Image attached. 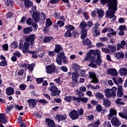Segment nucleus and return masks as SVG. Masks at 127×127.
Returning <instances> with one entry per match:
<instances>
[{"mask_svg":"<svg viewBox=\"0 0 127 127\" xmlns=\"http://www.w3.org/2000/svg\"><path fill=\"white\" fill-rule=\"evenodd\" d=\"M88 66L89 67H91V68H97V67H98V66H97V64H94V63H90L89 64H88Z\"/></svg>","mask_w":127,"mask_h":127,"instance_id":"60","label":"nucleus"},{"mask_svg":"<svg viewBox=\"0 0 127 127\" xmlns=\"http://www.w3.org/2000/svg\"><path fill=\"white\" fill-rule=\"evenodd\" d=\"M34 66H35V64H29L27 67L28 68L29 70L33 71V68H34Z\"/></svg>","mask_w":127,"mask_h":127,"instance_id":"53","label":"nucleus"},{"mask_svg":"<svg viewBox=\"0 0 127 127\" xmlns=\"http://www.w3.org/2000/svg\"><path fill=\"white\" fill-rule=\"evenodd\" d=\"M79 27L80 29H82L83 28H86V27H87V23H86V22L84 21H81Z\"/></svg>","mask_w":127,"mask_h":127,"instance_id":"40","label":"nucleus"},{"mask_svg":"<svg viewBox=\"0 0 127 127\" xmlns=\"http://www.w3.org/2000/svg\"><path fill=\"white\" fill-rule=\"evenodd\" d=\"M72 69L74 70V71H77L80 70V66L76 64L75 63L72 64L71 65Z\"/></svg>","mask_w":127,"mask_h":127,"instance_id":"36","label":"nucleus"},{"mask_svg":"<svg viewBox=\"0 0 127 127\" xmlns=\"http://www.w3.org/2000/svg\"><path fill=\"white\" fill-rule=\"evenodd\" d=\"M5 93L8 96H11L14 94V89L12 87H7L5 89Z\"/></svg>","mask_w":127,"mask_h":127,"instance_id":"14","label":"nucleus"},{"mask_svg":"<svg viewBox=\"0 0 127 127\" xmlns=\"http://www.w3.org/2000/svg\"><path fill=\"white\" fill-rule=\"evenodd\" d=\"M95 97L96 99L98 100H103L104 99L105 97L104 96V94H102L100 92H97L95 93Z\"/></svg>","mask_w":127,"mask_h":127,"instance_id":"31","label":"nucleus"},{"mask_svg":"<svg viewBox=\"0 0 127 127\" xmlns=\"http://www.w3.org/2000/svg\"><path fill=\"white\" fill-rule=\"evenodd\" d=\"M111 124L113 126H115V127H119L122 125V123H121V121H120L117 117L112 118L111 120Z\"/></svg>","mask_w":127,"mask_h":127,"instance_id":"9","label":"nucleus"},{"mask_svg":"<svg viewBox=\"0 0 127 127\" xmlns=\"http://www.w3.org/2000/svg\"><path fill=\"white\" fill-rule=\"evenodd\" d=\"M27 87V85H26L25 84H22L19 85V88L21 91H24V90L26 89Z\"/></svg>","mask_w":127,"mask_h":127,"instance_id":"49","label":"nucleus"},{"mask_svg":"<svg viewBox=\"0 0 127 127\" xmlns=\"http://www.w3.org/2000/svg\"><path fill=\"white\" fill-rule=\"evenodd\" d=\"M76 95L77 96V97H74L73 100L74 101H78V100H80L81 102H83V103H87L88 102L87 98H82L84 97V93L81 91H78V92L76 94Z\"/></svg>","mask_w":127,"mask_h":127,"instance_id":"5","label":"nucleus"},{"mask_svg":"<svg viewBox=\"0 0 127 127\" xmlns=\"http://www.w3.org/2000/svg\"><path fill=\"white\" fill-rule=\"evenodd\" d=\"M91 44H92V42H91V40L89 39H85L83 41V45H84V46L87 45L89 46V45H91Z\"/></svg>","mask_w":127,"mask_h":127,"instance_id":"39","label":"nucleus"},{"mask_svg":"<svg viewBox=\"0 0 127 127\" xmlns=\"http://www.w3.org/2000/svg\"><path fill=\"white\" fill-rule=\"evenodd\" d=\"M88 78L90 79H92V81H91V83H94V84H97L98 83V78L96 76V73L94 72H89Z\"/></svg>","mask_w":127,"mask_h":127,"instance_id":"8","label":"nucleus"},{"mask_svg":"<svg viewBox=\"0 0 127 127\" xmlns=\"http://www.w3.org/2000/svg\"><path fill=\"white\" fill-rule=\"evenodd\" d=\"M56 119L58 120L59 123L61 121H65L66 119H67V115H57L56 117Z\"/></svg>","mask_w":127,"mask_h":127,"instance_id":"24","label":"nucleus"},{"mask_svg":"<svg viewBox=\"0 0 127 127\" xmlns=\"http://www.w3.org/2000/svg\"><path fill=\"white\" fill-rule=\"evenodd\" d=\"M118 115L122 119H125V120H127V115H126V114L124 113L123 112H119Z\"/></svg>","mask_w":127,"mask_h":127,"instance_id":"44","label":"nucleus"},{"mask_svg":"<svg viewBox=\"0 0 127 127\" xmlns=\"http://www.w3.org/2000/svg\"><path fill=\"white\" fill-rule=\"evenodd\" d=\"M94 52L95 51L91 50L89 53H87L84 61H88V60L90 63H95V61H96V57L92 56V53H94Z\"/></svg>","mask_w":127,"mask_h":127,"instance_id":"4","label":"nucleus"},{"mask_svg":"<svg viewBox=\"0 0 127 127\" xmlns=\"http://www.w3.org/2000/svg\"><path fill=\"white\" fill-rule=\"evenodd\" d=\"M103 126L104 127H112V126L111 125V123H110L109 121L105 122V123L103 124Z\"/></svg>","mask_w":127,"mask_h":127,"instance_id":"57","label":"nucleus"},{"mask_svg":"<svg viewBox=\"0 0 127 127\" xmlns=\"http://www.w3.org/2000/svg\"><path fill=\"white\" fill-rule=\"evenodd\" d=\"M26 23L28 25H32L34 23H32V19L29 18L26 21Z\"/></svg>","mask_w":127,"mask_h":127,"instance_id":"58","label":"nucleus"},{"mask_svg":"<svg viewBox=\"0 0 127 127\" xmlns=\"http://www.w3.org/2000/svg\"><path fill=\"white\" fill-rule=\"evenodd\" d=\"M81 39H85L86 37H87V33L88 32V29L86 28L81 29Z\"/></svg>","mask_w":127,"mask_h":127,"instance_id":"18","label":"nucleus"},{"mask_svg":"<svg viewBox=\"0 0 127 127\" xmlns=\"http://www.w3.org/2000/svg\"><path fill=\"white\" fill-rule=\"evenodd\" d=\"M64 37H72V33L70 30H67L64 34Z\"/></svg>","mask_w":127,"mask_h":127,"instance_id":"46","label":"nucleus"},{"mask_svg":"<svg viewBox=\"0 0 127 127\" xmlns=\"http://www.w3.org/2000/svg\"><path fill=\"white\" fill-rule=\"evenodd\" d=\"M107 73L109 75L114 76V77H117L118 76V71L117 69L115 68H110L107 70Z\"/></svg>","mask_w":127,"mask_h":127,"instance_id":"11","label":"nucleus"},{"mask_svg":"<svg viewBox=\"0 0 127 127\" xmlns=\"http://www.w3.org/2000/svg\"><path fill=\"white\" fill-rule=\"evenodd\" d=\"M121 101H122V99L118 98L115 101V103L117 105H125V103L124 102H121Z\"/></svg>","mask_w":127,"mask_h":127,"instance_id":"54","label":"nucleus"},{"mask_svg":"<svg viewBox=\"0 0 127 127\" xmlns=\"http://www.w3.org/2000/svg\"><path fill=\"white\" fill-rule=\"evenodd\" d=\"M44 81L43 78H39L36 79L37 84H41Z\"/></svg>","mask_w":127,"mask_h":127,"instance_id":"62","label":"nucleus"},{"mask_svg":"<svg viewBox=\"0 0 127 127\" xmlns=\"http://www.w3.org/2000/svg\"><path fill=\"white\" fill-rule=\"evenodd\" d=\"M24 5H25V8L28 9L31 7L32 5H33V3L31 1H30L28 0H25Z\"/></svg>","mask_w":127,"mask_h":127,"instance_id":"20","label":"nucleus"},{"mask_svg":"<svg viewBox=\"0 0 127 127\" xmlns=\"http://www.w3.org/2000/svg\"><path fill=\"white\" fill-rule=\"evenodd\" d=\"M33 16H34V20L35 21V22H38L40 19L39 14L37 13H35Z\"/></svg>","mask_w":127,"mask_h":127,"instance_id":"45","label":"nucleus"},{"mask_svg":"<svg viewBox=\"0 0 127 127\" xmlns=\"http://www.w3.org/2000/svg\"><path fill=\"white\" fill-rule=\"evenodd\" d=\"M61 77H59L58 78H56L54 81L55 82H57V83L59 85H61V84H62V80H61Z\"/></svg>","mask_w":127,"mask_h":127,"instance_id":"59","label":"nucleus"},{"mask_svg":"<svg viewBox=\"0 0 127 127\" xmlns=\"http://www.w3.org/2000/svg\"><path fill=\"white\" fill-rule=\"evenodd\" d=\"M109 32H111L112 35H117V32H115L114 30V29L111 28L110 27H109Z\"/></svg>","mask_w":127,"mask_h":127,"instance_id":"55","label":"nucleus"},{"mask_svg":"<svg viewBox=\"0 0 127 127\" xmlns=\"http://www.w3.org/2000/svg\"><path fill=\"white\" fill-rule=\"evenodd\" d=\"M69 116L71 119V120H77V119H79V116H78V112L76 110L71 111L69 114Z\"/></svg>","mask_w":127,"mask_h":127,"instance_id":"10","label":"nucleus"},{"mask_svg":"<svg viewBox=\"0 0 127 127\" xmlns=\"http://www.w3.org/2000/svg\"><path fill=\"white\" fill-rule=\"evenodd\" d=\"M50 85L51 87L49 88V90L51 92V96H52V97H58L60 93H61V91L58 89L57 87L55 86V84L53 82H51Z\"/></svg>","mask_w":127,"mask_h":127,"instance_id":"3","label":"nucleus"},{"mask_svg":"<svg viewBox=\"0 0 127 127\" xmlns=\"http://www.w3.org/2000/svg\"><path fill=\"white\" fill-rule=\"evenodd\" d=\"M126 46V41L123 40L121 41V44H117V50H120V48L122 49H125V46Z\"/></svg>","mask_w":127,"mask_h":127,"instance_id":"28","label":"nucleus"},{"mask_svg":"<svg viewBox=\"0 0 127 127\" xmlns=\"http://www.w3.org/2000/svg\"><path fill=\"white\" fill-rule=\"evenodd\" d=\"M124 96V92L123 90H118L117 91V97L119 98H122Z\"/></svg>","mask_w":127,"mask_h":127,"instance_id":"52","label":"nucleus"},{"mask_svg":"<svg viewBox=\"0 0 127 127\" xmlns=\"http://www.w3.org/2000/svg\"><path fill=\"white\" fill-rule=\"evenodd\" d=\"M66 29H68L67 30H69V31H72V30H74V27L72 25H68L65 26Z\"/></svg>","mask_w":127,"mask_h":127,"instance_id":"48","label":"nucleus"},{"mask_svg":"<svg viewBox=\"0 0 127 127\" xmlns=\"http://www.w3.org/2000/svg\"><path fill=\"white\" fill-rule=\"evenodd\" d=\"M0 123L1 124H7V120H6V117H5V114H0Z\"/></svg>","mask_w":127,"mask_h":127,"instance_id":"16","label":"nucleus"},{"mask_svg":"<svg viewBox=\"0 0 127 127\" xmlns=\"http://www.w3.org/2000/svg\"><path fill=\"white\" fill-rule=\"evenodd\" d=\"M91 31L93 35H94L95 37L99 36V35L100 34V30L98 29V27H97L93 28L91 30Z\"/></svg>","mask_w":127,"mask_h":127,"instance_id":"21","label":"nucleus"},{"mask_svg":"<svg viewBox=\"0 0 127 127\" xmlns=\"http://www.w3.org/2000/svg\"><path fill=\"white\" fill-rule=\"evenodd\" d=\"M35 39V35L32 34L30 35L28 38L26 39V41H30L31 42V44H32V43L34 41Z\"/></svg>","mask_w":127,"mask_h":127,"instance_id":"29","label":"nucleus"},{"mask_svg":"<svg viewBox=\"0 0 127 127\" xmlns=\"http://www.w3.org/2000/svg\"><path fill=\"white\" fill-rule=\"evenodd\" d=\"M61 50H62V47L61 45L59 44L55 45V49H54L55 53H59Z\"/></svg>","mask_w":127,"mask_h":127,"instance_id":"33","label":"nucleus"},{"mask_svg":"<svg viewBox=\"0 0 127 127\" xmlns=\"http://www.w3.org/2000/svg\"><path fill=\"white\" fill-rule=\"evenodd\" d=\"M29 54H32V58H37V55H38V52L31 51L29 52Z\"/></svg>","mask_w":127,"mask_h":127,"instance_id":"41","label":"nucleus"},{"mask_svg":"<svg viewBox=\"0 0 127 127\" xmlns=\"http://www.w3.org/2000/svg\"><path fill=\"white\" fill-rule=\"evenodd\" d=\"M115 57L117 58V59H120V58H124L125 55L122 52L116 53L115 54Z\"/></svg>","mask_w":127,"mask_h":127,"instance_id":"34","label":"nucleus"},{"mask_svg":"<svg viewBox=\"0 0 127 127\" xmlns=\"http://www.w3.org/2000/svg\"><path fill=\"white\" fill-rule=\"evenodd\" d=\"M102 52H104V53H110V49L108 48V49H107V48H102Z\"/></svg>","mask_w":127,"mask_h":127,"instance_id":"64","label":"nucleus"},{"mask_svg":"<svg viewBox=\"0 0 127 127\" xmlns=\"http://www.w3.org/2000/svg\"><path fill=\"white\" fill-rule=\"evenodd\" d=\"M7 64L6 60H3L0 63V65L2 66H6Z\"/></svg>","mask_w":127,"mask_h":127,"instance_id":"63","label":"nucleus"},{"mask_svg":"<svg viewBox=\"0 0 127 127\" xmlns=\"http://www.w3.org/2000/svg\"><path fill=\"white\" fill-rule=\"evenodd\" d=\"M17 46H18L17 42L14 41L13 43H12L11 47L12 48H14V49L17 48Z\"/></svg>","mask_w":127,"mask_h":127,"instance_id":"61","label":"nucleus"},{"mask_svg":"<svg viewBox=\"0 0 127 127\" xmlns=\"http://www.w3.org/2000/svg\"><path fill=\"white\" fill-rule=\"evenodd\" d=\"M54 40H55V39L53 37L46 36L43 40V42L44 43H47V42H51V41H54Z\"/></svg>","mask_w":127,"mask_h":127,"instance_id":"27","label":"nucleus"},{"mask_svg":"<svg viewBox=\"0 0 127 127\" xmlns=\"http://www.w3.org/2000/svg\"><path fill=\"white\" fill-rule=\"evenodd\" d=\"M79 73V76H81V77H86V70L84 69H80Z\"/></svg>","mask_w":127,"mask_h":127,"instance_id":"42","label":"nucleus"},{"mask_svg":"<svg viewBox=\"0 0 127 127\" xmlns=\"http://www.w3.org/2000/svg\"><path fill=\"white\" fill-rule=\"evenodd\" d=\"M119 30L120 31H125V30H127V27L126 25H120L118 28Z\"/></svg>","mask_w":127,"mask_h":127,"instance_id":"51","label":"nucleus"},{"mask_svg":"<svg viewBox=\"0 0 127 127\" xmlns=\"http://www.w3.org/2000/svg\"><path fill=\"white\" fill-rule=\"evenodd\" d=\"M119 74L121 76H127V69L124 67H121L119 70Z\"/></svg>","mask_w":127,"mask_h":127,"instance_id":"25","label":"nucleus"},{"mask_svg":"<svg viewBox=\"0 0 127 127\" xmlns=\"http://www.w3.org/2000/svg\"><path fill=\"white\" fill-rule=\"evenodd\" d=\"M46 123L48 124V126L49 127H55V122H54V121L50 119L47 118L46 119Z\"/></svg>","mask_w":127,"mask_h":127,"instance_id":"17","label":"nucleus"},{"mask_svg":"<svg viewBox=\"0 0 127 127\" xmlns=\"http://www.w3.org/2000/svg\"><path fill=\"white\" fill-rule=\"evenodd\" d=\"M62 59H65V55L63 52L57 55L56 61L59 65H62Z\"/></svg>","mask_w":127,"mask_h":127,"instance_id":"6","label":"nucleus"},{"mask_svg":"<svg viewBox=\"0 0 127 127\" xmlns=\"http://www.w3.org/2000/svg\"><path fill=\"white\" fill-rule=\"evenodd\" d=\"M113 116H117V110L111 108L110 110V114L108 115V120H111Z\"/></svg>","mask_w":127,"mask_h":127,"instance_id":"15","label":"nucleus"},{"mask_svg":"<svg viewBox=\"0 0 127 127\" xmlns=\"http://www.w3.org/2000/svg\"><path fill=\"white\" fill-rule=\"evenodd\" d=\"M94 119H95V117L93 115L91 114L88 116H87V121H89V122H93L94 121Z\"/></svg>","mask_w":127,"mask_h":127,"instance_id":"43","label":"nucleus"},{"mask_svg":"<svg viewBox=\"0 0 127 127\" xmlns=\"http://www.w3.org/2000/svg\"><path fill=\"white\" fill-rule=\"evenodd\" d=\"M96 110L97 112H98V113L102 112V111L103 110L102 105H101V104L97 105L96 107Z\"/></svg>","mask_w":127,"mask_h":127,"instance_id":"47","label":"nucleus"},{"mask_svg":"<svg viewBox=\"0 0 127 127\" xmlns=\"http://www.w3.org/2000/svg\"><path fill=\"white\" fill-rule=\"evenodd\" d=\"M46 72L48 74H52L54 72H55L56 70V66L54 64H51L46 66Z\"/></svg>","mask_w":127,"mask_h":127,"instance_id":"7","label":"nucleus"},{"mask_svg":"<svg viewBox=\"0 0 127 127\" xmlns=\"http://www.w3.org/2000/svg\"><path fill=\"white\" fill-rule=\"evenodd\" d=\"M29 42L26 41L24 43V48L22 50L23 53H27L29 52Z\"/></svg>","mask_w":127,"mask_h":127,"instance_id":"12","label":"nucleus"},{"mask_svg":"<svg viewBox=\"0 0 127 127\" xmlns=\"http://www.w3.org/2000/svg\"><path fill=\"white\" fill-rule=\"evenodd\" d=\"M77 112L78 117L82 116L84 114V110L82 108L78 109Z\"/></svg>","mask_w":127,"mask_h":127,"instance_id":"50","label":"nucleus"},{"mask_svg":"<svg viewBox=\"0 0 127 127\" xmlns=\"http://www.w3.org/2000/svg\"><path fill=\"white\" fill-rule=\"evenodd\" d=\"M74 98H76V97L69 95V96H65L64 100V101H66V102H67L68 103L71 102L72 100L73 101V102H75L76 101V100H74Z\"/></svg>","mask_w":127,"mask_h":127,"instance_id":"26","label":"nucleus"},{"mask_svg":"<svg viewBox=\"0 0 127 127\" xmlns=\"http://www.w3.org/2000/svg\"><path fill=\"white\" fill-rule=\"evenodd\" d=\"M117 90L118 89L116 87H113L112 89L107 88L104 90V94L106 97L107 99H110V98H112V99H115L117 96Z\"/></svg>","mask_w":127,"mask_h":127,"instance_id":"2","label":"nucleus"},{"mask_svg":"<svg viewBox=\"0 0 127 127\" xmlns=\"http://www.w3.org/2000/svg\"><path fill=\"white\" fill-rule=\"evenodd\" d=\"M101 58V57H97V59L94 62V63H96V65L98 66H101V64H102V60Z\"/></svg>","mask_w":127,"mask_h":127,"instance_id":"38","label":"nucleus"},{"mask_svg":"<svg viewBox=\"0 0 127 127\" xmlns=\"http://www.w3.org/2000/svg\"><path fill=\"white\" fill-rule=\"evenodd\" d=\"M71 75V80H72V81H74V82H78V78L79 76H80V74L78 73V72L75 71L74 72H73Z\"/></svg>","mask_w":127,"mask_h":127,"instance_id":"19","label":"nucleus"},{"mask_svg":"<svg viewBox=\"0 0 127 127\" xmlns=\"http://www.w3.org/2000/svg\"><path fill=\"white\" fill-rule=\"evenodd\" d=\"M113 82H114L115 84L116 85H118L119 83V84H121V83H123L124 82V80L123 79H122V77H113L112 78Z\"/></svg>","mask_w":127,"mask_h":127,"instance_id":"22","label":"nucleus"},{"mask_svg":"<svg viewBox=\"0 0 127 127\" xmlns=\"http://www.w3.org/2000/svg\"><path fill=\"white\" fill-rule=\"evenodd\" d=\"M103 105L105 108H108L111 106V101L107 98H104L103 99Z\"/></svg>","mask_w":127,"mask_h":127,"instance_id":"23","label":"nucleus"},{"mask_svg":"<svg viewBox=\"0 0 127 127\" xmlns=\"http://www.w3.org/2000/svg\"><path fill=\"white\" fill-rule=\"evenodd\" d=\"M97 13L98 18H102L103 16H104V11H103V10L98 9L97 10Z\"/></svg>","mask_w":127,"mask_h":127,"instance_id":"35","label":"nucleus"},{"mask_svg":"<svg viewBox=\"0 0 127 127\" xmlns=\"http://www.w3.org/2000/svg\"><path fill=\"white\" fill-rule=\"evenodd\" d=\"M32 32V28L31 27H25L23 30V32H24L25 34H29V33Z\"/></svg>","mask_w":127,"mask_h":127,"instance_id":"30","label":"nucleus"},{"mask_svg":"<svg viewBox=\"0 0 127 127\" xmlns=\"http://www.w3.org/2000/svg\"><path fill=\"white\" fill-rule=\"evenodd\" d=\"M46 24L48 26H50L51 25H52V21H51L50 18H49L47 19Z\"/></svg>","mask_w":127,"mask_h":127,"instance_id":"56","label":"nucleus"},{"mask_svg":"<svg viewBox=\"0 0 127 127\" xmlns=\"http://www.w3.org/2000/svg\"><path fill=\"white\" fill-rule=\"evenodd\" d=\"M108 48L110 50V53H115V52H116V47H114L111 45H109L108 46Z\"/></svg>","mask_w":127,"mask_h":127,"instance_id":"37","label":"nucleus"},{"mask_svg":"<svg viewBox=\"0 0 127 127\" xmlns=\"http://www.w3.org/2000/svg\"><path fill=\"white\" fill-rule=\"evenodd\" d=\"M101 1L103 4L107 3L108 5L109 10L106 11V17L112 19L111 22H115L117 19V16L115 15L118 7L117 0H101Z\"/></svg>","mask_w":127,"mask_h":127,"instance_id":"1","label":"nucleus"},{"mask_svg":"<svg viewBox=\"0 0 127 127\" xmlns=\"http://www.w3.org/2000/svg\"><path fill=\"white\" fill-rule=\"evenodd\" d=\"M101 124L100 120L98 119L95 123H92L88 125V127H99V125Z\"/></svg>","mask_w":127,"mask_h":127,"instance_id":"32","label":"nucleus"},{"mask_svg":"<svg viewBox=\"0 0 127 127\" xmlns=\"http://www.w3.org/2000/svg\"><path fill=\"white\" fill-rule=\"evenodd\" d=\"M27 103L28 104L29 107L31 108V109H33L35 106H36V102L35 99H30L27 101Z\"/></svg>","mask_w":127,"mask_h":127,"instance_id":"13","label":"nucleus"}]
</instances>
